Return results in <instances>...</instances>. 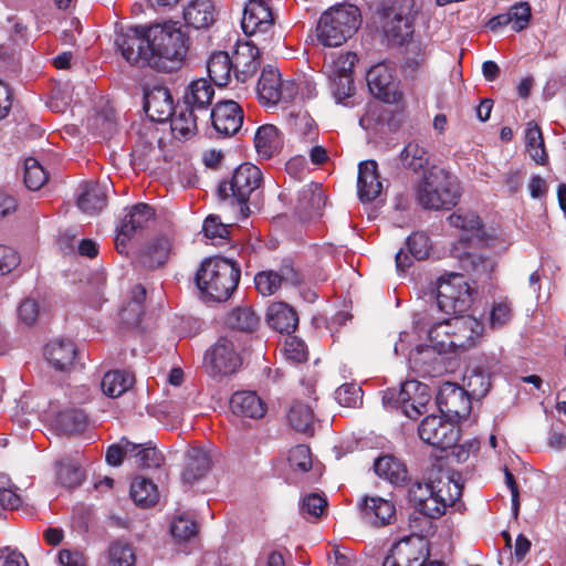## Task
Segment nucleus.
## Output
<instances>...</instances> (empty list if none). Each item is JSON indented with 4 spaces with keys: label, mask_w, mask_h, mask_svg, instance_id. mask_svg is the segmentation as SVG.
I'll use <instances>...</instances> for the list:
<instances>
[{
    "label": "nucleus",
    "mask_w": 566,
    "mask_h": 566,
    "mask_svg": "<svg viewBox=\"0 0 566 566\" xmlns=\"http://www.w3.org/2000/svg\"><path fill=\"white\" fill-rule=\"evenodd\" d=\"M126 210L119 226L124 234L134 237L148 229L149 224L155 221V209L148 203L139 202Z\"/></svg>",
    "instance_id": "c85d7f7f"
},
{
    "label": "nucleus",
    "mask_w": 566,
    "mask_h": 566,
    "mask_svg": "<svg viewBox=\"0 0 566 566\" xmlns=\"http://www.w3.org/2000/svg\"><path fill=\"white\" fill-rule=\"evenodd\" d=\"M256 91L261 102L275 105L291 102L296 85L293 80H282L279 70L269 65L262 70Z\"/></svg>",
    "instance_id": "dca6fc26"
},
{
    "label": "nucleus",
    "mask_w": 566,
    "mask_h": 566,
    "mask_svg": "<svg viewBox=\"0 0 566 566\" xmlns=\"http://www.w3.org/2000/svg\"><path fill=\"white\" fill-rule=\"evenodd\" d=\"M193 111L195 108H177V111H174L169 122V129L174 137L181 139L195 134L197 118Z\"/></svg>",
    "instance_id": "49530a36"
},
{
    "label": "nucleus",
    "mask_w": 566,
    "mask_h": 566,
    "mask_svg": "<svg viewBox=\"0 0 566 566\" xmlns=\"http://www.w3.org/2000/svg\"><path fill=\"white\" fill-rule=\"evenodd\" d=\"M452 254L459 259L461 269L473 277L474 281L486 282L491 279V273L494 269L491 259L465 251V249H460L458 252H452Z\"/></svg>",
    "instance_id": "c756f323"
},
{
    "label": "nucleus",
    "mask_w": 566,
    "mask_h": 566,
    "mask_svg": "<svg viewBox=\"0 0 566 566\" xmlns=\"http://www.w3.org/2000/svg\"><path fill=\"white\" fill-rule=\"evenodd\" d=\"M289 462L294 470L301 472L310 471L312 469L311 449L305 444L295 446L290 450Z\"/></svg>",
    "instance_id": "052dcab7"
},
{
    "label": "nucleus",
    "mask_w": 566,
    "mask_h": 566,
    "mask_svg": "<svg viewBox=\"0 0 566 566\" xmlns=\"http://www.w3.org/2000/svg\"><path fill=\"white\" fill-rule=\"evenodd\" d=\"M284 354L289 360L303 363L307 359L305 343L296 336H290L285 339Z\"/></svg>",
    "instance_id": "774afa93"
},
{
    "label": "nucleus",
    "mask_w": 566,
    "mask_h": 566,
    "mask_svg": "<svg viewBox=\"0 0 566 566\" xmlns=\"http://www.w3.org/2000/svg\"><path fill=\"white\" fill-rule=\"evenodd\" d=\"M325 206V198L322 191L315 189H302L298 193L296 210L302 219H313L321 216V210Z\"/></svg>",
    "instance_id": "37998d69"
},
{
    "label": "nucleus",
    "mask_w": 566,
    "mask_h": 566,
    "mask_svg": "<svg viewBox=\"0 0 566 566\" xmlns=\"http://www.w3.org/2000/svg\"><path fill=\"white\" fill-rule=\"evenodd\" d=\"M171 249V239L167 235H159L140 251L138 262L149 270L161 268L167 263Z\"/></svg>",
    "instance_id": "bb28decb"
},
{
    "label": "nucleus",
    "mask_w": 566,
    "mask_h": 566,
    "mask_svg": "<svg viewBox=\"0 0 566 566\" xmlns=\"http://www.w3.org/2000/svg\"><path fill=\"white\" fill-rule=\"evenodd\" d=\"M411 370L419 377H436L444 369V358L434 347L419 345L409 355Z\"/></svg>",
    "instance_id": "6ab92c4d"
},
{
    "label": "nucleus",
    "mask_w": 566,
    "mask_h": 566,
    "mask_svg": "<svg viewBox=\"0 0 566 566\" xmlns=\"http://www.w3.org/2000/svg\"><path fill=\"white\" fill-rule=\"evenodd\" d=\"M448 220L450 226L464 231L460 239L454 243L452 252L470 248L473 241H482L483 223L476 213L462 212L459 210L452 213Z\"/></svg>",
    "instance_id": "aec40b11"
},
{
    "label": "nucleus",
    "mask_w": 566,
    "mask_h": 566,
    "mask_svg": "<svg viewBox=\"0 0 566 566\" xmlns=\"http://www.w3.org/2000/svg\"><path fill=\"white\" fill-rule=\"evenodd\" d=\"M374 471L379 478H382L397 486L403 485L408 481V470L406 464L398 458L390 454L377 458L374 463Z\"/></svg>",
    "instance_id": "72a5a7b5"
},
{
    "label": "nucleus",
    "mask_w": 566,
    "mask_h": 566,
    "mask_svg": "<svg viewBox=\"0 0 566 566\" xmlns=\"http://www.w3.org/2000/svg\"><path fill=\"white\" fill-rule=\"evenodd\" d=\"M185 21L196 28H207L214 21V6L211 0H191L184 10Z\"/></svg>",
    "instance_id": "4c0bfd02"
},
{
    "label": "nucleus",
    "mask_w": 566,
    "mask_h": 566,
    "mask_svg": "<svg viewBox=\"0 0 566 566\" xmlns=\"http://www.w3.org/2000/svg\"><path fill=\"white\" fill-rule=\"evenodd\" d=\"M211 457L207 450L198 447L190 448L186 453L182 481L192 484L202 479L211 470Z\"/></svg>",
    "instance_id": "2f4dec72"
},
{
    "label": "nucleus",
    "mask_w": 566,
    "mask_h": 566,
    "mask_svg": "<svg viewBox=\"0 0 566 566\" xmlns=\"http://www.w3.org/2000/svg\"><path fill=\"white\" fill-rule=\"evenodd\" d=\"M400 160L406 169L419 172L429 164L428 150L417 142H409L400 151Z\"/></svg>",
    "instance_id": "8fccbe9b"
},
{
    "label": "nucleus",
    "mask_w": 566,
    "mask_h": 566,
    "mask_svg": "<svg viewBox=\"0 0 566 566\" xmlns=\"http://www.w3.org/2000/svg\"><path fill=\"white\" fill-rule=\"evenodd\" d=\"M202 231L208 239L217 240L219 243L228 240L230 230L229 226L221 222L218 216H208L202 224Z\"/></svg>",
    "instance_id": "bf43d9fd"
},
{
    "label": "nucleus",
    "mask_w": 566,
    "mask_h": 566,
    "mask_svg": "<svg viewBox=\"0 0 566 566\" xmlns=\"http://www.w3.org/2000/svg\"><path fill=\"white\" fill-rule=\"evenodd\" d=\"M359 10L352 4H339L325 11L317 23L316 36L324 46H339L358 30Z\"/></svg>",
    "instance_id": "7ed1b4c3"
},
{
    "label": "nucleus",
    "mask_w": 566,
    "mask_h": 566,
    "mask_svg": "<svg viewBox=\"0 0 566 566\" xmlns=\"http://www.w3.org/2000/svg\"><path fill=\"white\" fill-rule=\"evenodd\" d=\"M107 559L109 566H135V549L127 542L115 541L108 547Z\"/></svg>",
    "instance_id": "603ef678"
},
{
    "label": "nucleus",
    "mask_w": 566,
    "mask_h": 566,
    "mask_svg": "<svg viewBox=\"0 0 566 566\" xmlns=\"http://www.w3.org/2000/svg\"><path fill=\"white\" fill-rule=\"evenodd\" d=\"M431 399L430 387L418 380H407L400 389H387L382 395V402L401 409L410 419H418L427 412V406Z\"/></svg>",
    "instance_id": "0eeeda50"
},
{
    "label": "nucleus",
    "mask_w": 566,
    "mask_h": 566,
    "mask_svg": "<svg viewBox=\"0 0 566 566\" xmlns=\"http://www.w3.org/2000/svg\"><path fill=\"white\" fill-rule=\"evenodd\" d=\"M48 174L35 158L24 161V184L30 190H39L48 181Z\"/></svg>",
    "instance_id": "864d4df0"
},
{
    "label": "nucleus",
    "mask_w": 566,
    "mask_h": 566,
    "mask_svg": "<svg viewBox=\"0 0 566 566\" xmlns=\"http://www.w3.org/2000/svg\"><path fill=\"white\" fill-rule=\"evenodd\" d=\"M451 317L434 323L429 329L430 336L438 333V329L444 327V334L450 336L449 345L457 348L468 349L475 345L482 336L484 325L471 315L451 314ZM439 334H437L438 336Z\"/></svg>",
    "instance_id": "9d476101"
},
{
    "label": "nucleus",
    "mask_w": 566,
    "mask_h": 566,
    "mask_svg": "<svg viewBox=\"0 0 566 566\" xmlns=\"http://www.w3.org/2000/svg\"><path fill=\"white\" fill-rule=\"evenodd\" d=\"M360 510L363 517L374 526H386L396 520L395 504L380 496H366Z\"/></svg>",
    "instance_id": "393cba45"
},
{
    "label": "nucleus",
    "mask_w": 566,
    "mask_h": 566,
    "mask_svg": "<svg viewBox=\"0 0 566 566\" xmlns=\"http://www.w3.org/2000/svg\"><path fill=\"white\" fill-rule=\"evenodd\" d=\"M241 277L240 265L227 258H206L196 272L195 282L208 300L227 301L238 287Z\"/></svg>",
    "instance_id": "f257e3e1"
},
{
    "label": "nucleus",
    "mask_w": 566,
    "mask_h": 566,
    "mask_svg": "<svg viewBox=\"0 0 566 566\" xmlns=\"http://www.w3.org/2000/svg\"><path fill=\"white\" fill-rule=\"evenodd\" d=\"M357 61L358 57L353 52L332 54L325 61V73L336 104L344 103L354 96L353 69Z\"/></svg>",
    "instance_id": "6e6552de"
},
{
    "label": "nucleus",
    "mask_w": 566,
    "mask_h": 566,
    "mask_svg": "<svg viewBox=\"0 0 566 566\" xmlns=\"http://www.w3.org/2000/svg\"><path fill=\"white\" fill-rule=\"evenodd\" d=\"M226 323L232 329L252 333L258 328L260 317L251 307L239 306L228 314Z\"/></svg>",
    "instance_id": "3c124183"
},
{
    "label": "nucleus",
    "mask_w": 566,
    "mask_h": 566,
    "mask_svg": "<svg viewBox=\"0 0 566 566\" xmlns=\"http://www.w3.org/2000/svg\"><path fill=\"white\" fill-rule=\"evenodd\" d=\"M525 146L530 157L538 165H545L548 156L544 145V138L541 128L534 122L527 124L525 130Z\"/></svg>",
    "instance_id": "de8ad7c7"
},
{
    "label": "nucleus",
    "mask_w": 566,
    "mask_h": 566,
    "mask_svg": "<svg viewBox=\"0 0 566 566\" xmlns=\"http://www.w3.org/2000/svg\"><path fill=\"white\" fill-rule=\"evenodd\" d=\"M512 318L511 303L507 301L494 302L490 312L489 322L492 328H501Z\"/></svg>",
    "instance_id": "0e129e2a"
},
{
    "label": "nucleus",
    "mask_w": 566,
    "mask_h": 566,
    "mask_svg": "<svg viewBox=\"0 0 566 566\" xmlns=\"http://www.w3.org/2000/svg\"><path fill=\"white\" fill-rule=\"evenodd\" d=\"M287 420L295 431L313 434L315 416L311 403L298 399L293 400L287 412Z\"/></svg>",
    "instance_id": "e433bc0d"
},
{
    "label": "nucleus",
    "mask_w": 566,
    "mask_h": 566,
    "mask_svg": "<svg viewBox=\"0 0 566 566\" xmlns=\"http://www.w3.org/2000/svg\"><path fill=\"white\" fill-rule=\"evenodd\" d=\"M436 403L439 411L446 418H467L471 411V400L468 392L457 384L444 382L437 396Z\"/></svg>",
    "instance_id": "f3484780"
},
{
    "label": "nucleus",
    "mask_w": 566,
    "mask_h": 566,
    "mask_svg": "<svg viewBox=\"0 0 566 566\" xmlns=\"http://www.w3.org/2000/svg\"><path fill=\"white\" fill-rule=\"evenodd\" d=\"M253 144L258 156L270 160L283 149V137L276 126L264 124L256 129Z\"/></svg>",
    "instance_id": "a878e982"
},
{
    "label": "nucleus",
    "mask_w": 566,
    "mask_h": 566,
    "mask_svg": "<svg viewBox=\"0 0 566 566\" xmlns=\"http://www.w3.org/2000/svg\"><path fill=\"white\" fill-rule=\"evenodd\" d=\"M150 42L145 27L129 28L118 33L115 40L123 57L130 64L151 63Z\"/></svg>",
    "instance_id": "2eb2a0df"
},
{
    "label": "nucleus",
    "mask_w": 566,
    "mask_h": 566,
    "mask_svg": "<svg viewBox=\"0 0 566 566\" xmlns=\"http://www.w3.org/2000/svg\"><path fill=\"white\" fill-rule=\"evenodd\" d=\"M254 285L261 295L270 296L280 289L281 282L276 271L268 270L254 275Z\"/></svg>",
    "instance_id": "6e6d98bb"
},
{
    "label": "nucleus",
    "mask_w": 566,
    "mask_h": 566,
    "mask_svg": "<svg viewBox=\"0 0 566 566\" xmlns=\"http://www.w3.org/2000/svg\"><path fill=\"white\" fill-rule=\"evenodd\" d=\"M230 408L237 416L260 419L266 412V405L254 391H237L230 399Z\"/></svg>",
    "instance_id": "7c9ffc66"
},
{
    "label": "nucleus",
    "mask_w": 566,
    "mask_h": 566,
    "mask_svg": "<svg viewBox=\"0 0 566 566\" xmlns=\"http://www.w3.org/2000/svg\"><path fill=\"white\" fill-rule=\"evenodd\" d=\"M263 181L261 169L251 164L239 165L229 180H222L217 188L218 198L229 200L232 206H238L243 218L249 217V200L251 195L260 188Z\"/></svg>",
    "instance_id": "20e7f679"
},
{
    "label": "nucleus",
    "mask_w": 566,
    "mask_h": 566,
    "mask_svg": "<svg viewBox=\"0 0 566 566\" xmlns=\"http://www.w3.org/2000/svg\"><path fill=\"white\" fill-rule=\"evenodd\" d=\"M406 247L409 254L400 249L395 256L396 269L398 272H405L412 265V260H426L431 250L430 238L422 231L411 233L406 240Z\"/></svg>",
    "instance_id": "b1692460"
},
{
    "label": "nucleus",
    "mask_w": 566,
    "mask_h": 566,
    "mask_svg": "<svg viewBox=\"0 0 566 566\" xmlns=\"http://www.w3.org/2000/svg\"><path fill=\"white\" fill-rule=\"evenodd\" d=\"M198 532V524L196 521L178 516L174 518L170 525V533L174 537L181 541H187L195 536Z\"/></svg>",
    "instance_id": "e2e57ef3"
},
{
    "label": "nucleus",
    "mask_w": 566,
    "mask_h": 566,
    "mask_svg": "<svg viewBox=\"0 0 566 566\" xmlns=\"http://www.w3.org/2000/svg\"><path fill=\"white\" fill-rule=\"evenodd\" d=\"M107 205V195L98 184L86 185L77 198V207L85 213L96 214Z\"/></svg>",
    "instance_id": "ea45409f"
},
{
    "label": "nucleus",
    "mask_w": 566,
    "mask_h": 566,
    "mask_svg": "<svg viewBox=\"0 0 566 566\" xmlns=\"http://www.w3.org/2000/svg\"><path fill=\"white\" fill-rule=\"evenodd\" d=\"M48 361L60 371L67 370L76 357V348L70 339H55L45 346Z\"/></svg>",
    "instance_id": "473e14b6"
},
{
    "label": "nucleus",
    "mask_w": 566,
    "mask_h": 566,
    "mask_svg": "<svg viewBox=\"0 0 566 566\" xmlns=\"http://www.w3.org/2000/svg\"><path fill=\"white\" fill-rule=\"evenodd\" d=\"M146 295V289L142 284H137L132 289L129 300L119 312V317L124 324L128 326L139 325L145 313L144 303Z\"/></svg>",
    "instance_id": "c9c22d12"
},
{
    "label": "nucleus",
    "mask_w": 566,
    "mask_h": 566,
    "mask_svg": "<svg viewBox=\"0 0 566 566\" xmlns=\"http://www.w3.org/2000/svg\"><path fill=\"white\" fill-rule=\"evenodd\" d=\"M211 122L214 129L223 136L237 134L243 124V108H211Z\"/></svg>",
    "instance_id": "f704fd0d"
},
{
    "label": "nucleus",
    "mask_w": 566,
    "mask_h": 566,
    "mask_svg": "<svg viewBox=\"0 0 566 566\" xmlns=\"http://www.w3.org/2000/svg\"><path fill=\"white\" fill-rule=\"evenodd\" d=\"M136 463L140 468L156 469L164 462L163 453L150 443H144V447L135 453Z\"/></svg>",
    "instance_id": "13d9d810"
},
{
    "label": "nucleus",
    "mask_w": 566,
    "mask_h": 566,
    "mask_svg": "<svg viewBox=\"0 0 566 566\" xmlns=\"http://www.w3.org/2000/svg\"><path fill=\"white\" fill-rule=\"evenodd\" d=\"M129 494L134 503L144 509L154 506L159 500L157 485L143 476L133 480Z\"/></svg>",
    "instance_id": "79ce46f5"
},
{
    "label": "nucleus",
    "mask_w": 566,
    "mask_h": 566,
    "mask_svg": "<svg viewBox=\"0 0 566 566\" xmlns=\"http://www.w3.org/2000/svg\"><path fill=\"white\" fill-rule=\"evenodd\" d=\"M420 555V551L411 547V541L406 539L392 545L382 562V566H412V562L413 565L417 564V558Z\"/></svg>",
    "instance_id": "09e8293b"
},
{
    "label": "nucleus",
    "mask_w": 566,
    "mask_h": 566,
    "mask_svg": "<svg viewBox=\"0 0 566 566\" xmlns=\"http://www.w3.org/2000/svg\"><path fill=\"white\" fill-rule=\"evenodd\" d=\"M419 438L440 450L453 447L460 439V428L443 416L429 415L418 426Z\"/></svg>",
    "instance_id": "9b49d317"
},
{
    "label": "nucleus",
    "mask_w": 566,
    "mask_h": 566,
    "mask_svg": "<svg viewBox=\"0 0 566 566\" xmlns=\"http://www.w3.org/2000/svg\"><path fill=\"white\" fill-rule=\"evenodd\" d=\"M413 0H391L382 17V32L388 43L402 45L413 33Z\"/></svg>",
    "instance_id": "1a4fd4ad"
},
{
    "label": "nucleus",
    "mask_w": 566,
    "mask_h": 566,
    "mask_svg": "<svg viewBox=\"0 0 566 566\" xmlns=\"http://www.w3.org/2000/svg\"><path fill=\"white\" fill-rule=\"evenodd\" d=\"M208 373L212 377L234 374L242 364L237 346L230 336L220 337L205 355Z\"/></svg>",
    "instance_id": "f8f14e48"
},
{
    "label": "nucleus",
    "mask_w": 566,
    "mask_h": 566,
    "mask_svg": "<svg viewBox=\"0 0 566 566\" xmlns=\"http://www.w3.org/2000/svg\"><path fill=\"white\" fill-rule=\"evenodd\" d=\"M144 106H156L167 104L172 106V95L170 91L163 85L145 86L143 88Z\"/></svg>",
    "instance_id": "4d7b16f0"
},
{
    "label": "nucleus",
    "mask_w": 566,
    "mask_h": 566,
    "mask_svg": "<svg viewBox=\"0 0 566 566\" xmlns=\"http://www.w3.org/2000/svg\"><path fill=\"white\" fill-rule=\"evenodd\" d=\"M148 36L151 40V63L165 71L175 69L186 55L185 36L182 32L170 24H156L148 27Z\"/></svg>",
    "instance_id": "39448f33"
},
{
    "label": "nucleus",
    "mask_w": 566,
    "mask_h": 566,
    "mask_svg": "<svg viewBox=\"0 0 566 566\" xmlns=\"http://www.w3.org/2000/svg\"><path fill=\"white\" fill-rule=\"evenodd\" d=\"M405 108H366L359 125L366 130L395 133L406 122Z\"/></svg>",
    "instance_id": "a211bd4d"
},
{
    "label": "nucleus",
    "mask_w": 566,
    "mask_h": 566,
    "mask_svg": "<svg viewBox=\"0 0 566 566\" xmlns=\"http://www.w3.org/2000/svg\"><path fill=\"white\" fill-rule=\"evenodd\" d=\"M241 27L245 35L258 43L268 42L274 28L271 9L263 0H249L244 7Z\"/></svg>",
    "instance_id": "ddd939ff"
},
{
    "label": "nucleus",
    "mask_w": 566,
    "mask_h": 566,
    "mask_svg": "<svg viewBox=\"0 0 566 566\" xmlns=\"http://www.w3.org/2000/svg\"><path fill=\"white\" fill-rule=\"evenodd\" d=\"M266 322L274 331L291 335L297 328L298 315L287 303L275 302L268 308Z\"/></svg>",
    "instance_id": "cd10ccee"
},
{
    "label": "nucleus",
    "mask_w": 566,
    "mask_h": 566,
    "mask_svg": "<svg viewBox=\"0 0 566 566\" xmlns=\"http://www.w3.org/2000/svg\"><path fill=\"white\" fill-rule=\"evenodd\" d=\"M432 482L430 481V474L428 475V482H413L408 490V501L416 510L421 503L433 494Z\"/></svg>",
    "instance_id": "69168bd1"
},
{
    "label": "nucleus",
    "mask_w": 566,
    "mask_h": 566,
    "mask_svg": "<svg viewBox=\"0 0 566 566\" xmlns=\"http://www.w3.org/2000/svg\"><path fill=\"white\" fill-rule=\"evenodd\" d=\"M327 507L326 497L317 494L311 493L303 497L301 512L303 514H307L310 517L315 520L319 518Z\"/></svg>",
    "instance_id": "680f3d73"
},
{
    "label": "nucleus",
    "mask_w": 566,
    "mask_h": 566,
    "mask_svg": "<svg viewBox=\"0 0 566 566\" xmlns=\"http://www.w3.org/2000/svg\"><path fill=\"white\" fill-rule=\"evenodd\" d=\"M57 479L63 486L74 489L83 482V473L75 464H63L57 471Z\"/></svg>",
    "instance_id": "338daca9"
},
{
    "label": "nucleus",
    "mask_w": 566,
    "mask_h": 566,
    "mask_svg": "<svg viewBox=\"0 0 566 566\" xmlns=\"http://www.w3.org/2000/svg\"><path fill=\"white\" fill-rule=\"evenodd\" d=\"M367 85L373 96L386 104L401 102L402 93L396 78L395 69L386 63H378L366 75Z\"/></svg>",
    "instance_id": "4468645a"
},
{
    "label": "nucleus",
    "mask_w": 566,
    "mask_h": 566,
    "mask_svg": "<svg viewBox=\"0 0 566 566\" xmlns=\"http://www.w3.org/2000/svg\"><path fill=\"white\" fill-rule=\"evenodd\" d=\"M135 377L127 370H111L107 371L101 382L103 392L111 397L116 398L126 392L133 387Z\"/></svg>",
    "instance_id": "a19ab883"
},
{
    "label": "nucleus",
    "mask_w": 566,
    "mask_h": 566,
    "mask_svg": "<svg viewBox=\"0 0 566 566\" xmlns=\"http://www.w3.org/2000/svg\"><path fill=\"white\" fill-rule=\"evenodd\" d=\"M216 92L206 78L192 81L185 90L182 102L185 106H211Z\"/></svg>",
    "instance_id": "58836bf2"
},
{
    "label": "nucleus",
    "mask_w": 566,
    "mask_h": 566,
    "mask_svg": "<svg viewBox=\"0 0 566 566\" xmlns=\"http://www.w3.org/2000/svg\"><path fill=\"white\" fill-rule=\"evenodd\" d=\"M433 494L442 502L446 509L455 504L462 496V485L454 474L442 469L430 470Z\"/></svg>",
    "instance_id": "4be33fe9"
},
{
    "label": "nucleus",
    "mask_w": 566,
    "mask_h": 566,
    "mask_svg": "<svg viewBox=\"0 0 566 566\" xmlns=\"http://www.w3.org/2000/svg\"><path fill=\"white\" fill-rule=\"evenodd\" d=\"M286 123L305 142H313L317 136V125L306 109L300 108L297 112H291Z\"/></svg>",
    "instance_id": "c03bdc74"
},
{
    "label": "nucleus",
    "mask_w": 566,
    "mask_h": 566,
    "mask_svg": "<svg viewBox=\"0 0 566 566\" xmlns=\"http://www.w3.org/2000/svg\"><path fill=\"white\" fill-rule=\"evenodd\" d=\"M336 401L347 408H357L363 403V390L355 382H346L335 390Z\"/></svg>",
    "instance_id": "5fc2aeb1"
},
{
    "label": "nucleus",
    "mask_w": 566,
    "mask_h": 566,
    "mask_svg": "<svg viewBox=\"0 0 566 566\" xmlns=\"http://www.w3.org/2000/svg\"><path fill=\"white\" fill-rule=\"evenodd\" d=\"M376 160L368 159L358 165L357 193L363 203L374 201L382 190Z\"/></svg>",
    "instance_id": "5701e85b"
},
{
    "label": "nucleus",
    "mask_w": 566,
    "mask_h": 566,
    "mask_svg": "<svg viewBox=\"0 0 566 566\" xmlns=\"http://www.w3.org/2000/svg\"><path fill=\"white\" fill-rule=\"evenodd\" d=\"M460 199L457 180L443 168L432 166L417 187L418 203L428 210H450Z\"/></svg>",
    "instance_id": "f03ea898"
},
{
    "label": "nucleus",
    "mask_w": 566,
    "mask_h": 566,
    "mask_svg": "<svg viewBox=\"0 0 566 566\" xmlns=\"http://www.w3.org/2000/svg\"><path fill=\"white\" fill-rule=\"evenodd\" d=\"M473 293L463 274L452 272L437 281V305L446 315L467 313L473 303Z\"/></svg>",
    "instance_id": "423d86ee"
},
{
    "label": "nucleus",
    "mask_w": 566,
    "mask_h": 566,
    "mask_svg": "<svg viewBox=\"0 0 566 566\" xmlns=\"http://www.w3.org/2000/svg\"><path fill=\"white\" fill-rule=\"evenodd\" d=\"M207 70L213 83L222 87L228 83L231 72H233L232 60L227 52H214L208 60Z\"/></svg>",
    "instance_id": "a18cd8bd"
},
{
    "label": "nucleus",
    "mask_w": 566,
    "mask_h": 566,
    "mask_svg": "<svg viewBox=\"0 0 566 566\" xmlns=\"http://www.w3.org/2000/svg\"><path fill=\"white\" fill-rule=\"evenodd\" d=\"M259 45H262V43L253 41L238 45L233 56L231 57L232 70L238 82H247L259 69Z\"/></svg>",
    "instance_id": "412c9836"
}]
</instances>
